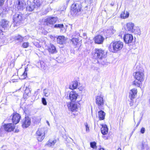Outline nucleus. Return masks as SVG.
<instances>
[{
	"mask_svg": "<svg viewBox=\"0 0 150 150\" xmlns=\"http://www.w3.org/2000/svg\"><path fill=\"white\" fill-rule=\"evenodd\" d=\"M78 85V82L77 81L73 82L71 85L70 86L69 88L72 90L76 89Z\"/></svg>",
	"mask_w": 150,
	"mask_h": 150,
	"instance_id": "28",
	"label": "nucleus"
},
{
	"mask_svg": "<svg viewBox=\"0 0 150 150\" xmlns=\"http://www.w3.org/2000/svg\"><path fill=\"white\" fill-rule=\"evenodd\" d=\"M27 76V72L26 71V70L25 69V70L24 72V73L23 74V75H22L21 77H23L22 78V79H25Z\"/></svg>",
	"mask_w": 150,
	"mask_h": 150,
	"instance_id": "36",
	"label": "nucleus"
},
{
	"mask_svg": "<svg viewBox=\"0 0 150 150\" xmlns=\"http://www.w3.org/2000/svg\"><path fill=\"white\" fill-rule=\"evenodd\" d=\"M134 101L133 99L130 100V103H129V105L131 106H133L134 105Z\"/></svg>",
	"mask_w": 150,
	"mask_h": 150,
	"instance_id": "39",
	"label": "nucleus"
},
{
	"mask_svg": "<svg viewBox=\"0 0 150 150\" xmlns=\"http://www.w3.org/2000/svg\"><path fill=\"white\" fill-rule=\"evenodd\" d=\"M42 102L44 105H47L46 100L45 98H42Z\"/></svg>",
	"mask_w": 150,
	"mask_h": 150,
	"instance_id": "37",
	"label": "nucleus"
},
{
	"mask_svg": "<svg viewBox=\"0 0 150 150\" xmlns=\"http://www.w3.org/2000/svg\"><path fill=\"white\" fill-rule=\"evenodd\" d=\"M18 131H19V130L18 129L17 130H16V131H15V132H18Z\"/></svg>",
	"mask_w": 150,
	"mask_h": 150,
	"instance_id": "47",
	"label": "nucleus"
},
{
	"mask_svg": "<svg viewBox=\"0 0 150 150\" xmlns=\"http://www.w3.org/2000/svg\"><path fill=\"white\" fill-rule=\"evenodd\" d=\"M124 42L126 44H129L132 42L133 40L132 35L130 34H126L123 37Z\"/></svg>",
	"mask_w": 150,
	"mask_h": 150,
	"instance_id": "12",
	"label": "nucleus"
},
{
	"mask_svg": "<svg viewBox=\"0 0 150 150\" xmlns=\"http://www.w3.org/2000/svg\"><path fill=\"white\" fill-rule=\"evenodd\" d=\"M127 28L129 31L132 33H135L139 34L140 33V30L139 28H137V31H135V29H134V24L132 23H129L127 24Z\"/></svg>",
	"mask_w": 150,
	"mask_h": 150,
	"instance_id": "9",
	"label": "nucleus"
},
{
	"mask_svg": "<svg viewBox=\"0 0 150 150\" xmlns=\"http://www.w3.org/2000/svg\"><path fill=\"white\" fill-rule=\"evenodd\" d=\"M46 123H47V124L49 126H50V124L49 122L48 121H46Z\"/></svg>",
	"mask_w": 150,
	"mask_h": 150,
	"instance_id": "44",
	"label": "nucleus"
},
{
	"mask_svg": "<svg viewBox=\"0 0 150 150\" xmlns=\"http://www.w3.org/2000/svg\"><path fill=\"white\" fill-rule=\"evenodd\" d=\"M64 25L63 24H56L54 26V27L55 28H59L61 29V31L62 30V28H63Z\"/></svg>",
	"mask_w": 150,
	"mask_h": 150,
	"instance_id": "31",
	"label": "nucleus"
},
{
	"mask_svg": "<svg viewBox=\"0 0 150 150\" xmlns=\"http://www.w3.org/2000/svg\"><path fill=\"white\" fill-rule=\"evenodd\" d=\"M142 81L138 80L137 81L134 80L133 82L132 85L134 86L139 87L142 83Z\"/></svg>",
	"mask_w": 150,
	"mask_h": 150,
	"instance_id": "30",
	"label": "nucleus"
},
{
	"mask_svg": "<svg viewBox=\"0 0 150 150\" xmlns=\"http://www.w3.org/2000/svg\"><path fill=\"white\" fill-rule=\"evenodd\" d=\"M30 118L28 116L25 117L22 121V126L24 128H26L30 126Z\"/></svg>",
	"mask_w": 150,
	"mask_h": 150,
	"instance_id": "10",
	"label": "nucleus"
},
{
	"mask_svg": "<svg viewBox=\"0 0 150 150\" xmlns=\"http://www.w3.org/2000/svg\"><path fill=\"white\" fill-rule=\"evenodd\" d=\"M98 114L100 120H103L105 119V113L103 111L100 110L98 112Z\"/></svg>",
	"mask_w": 150,
	"mask_h": 150,
	"instance_id": "24",
	"label": "nucleus"
},
{
	"mask_svg": "<svg viewBox=\"0 0 150 150\" xmlns=\"http://www.w3.org/2000/svg\"><path fill=\"white\" fill-rule=\"evenodd\" d=\"M123 47V43L120 41H115L111 43L109 47L110 50L115 52L120 50Z\"/></svg>",
	"mask_w": 150,
	"mask_h": 150,
	"instance_id": "1",
	"label": "nucleus"
},
{
	"mask_svg": "<svg viewBox=\"0 0 150 150\" xmlns=\"http://www.w3.org/2000/svg\"><path fill=\"white\" fill-rule=\"evenodd\" d=\"M1 135V134H0V136Z\"/></svg>",
	"mask_w": 150,
	"mask_h": 150,
	"instance_id": "56",
	"label": "nucleus"
},
{
	"mask_svg": "<svg viewBox=\"0 0 150 150\" xmlns=\"http://www.w3.org/2000/svg\"><path fill=\"white\" fill-rule=\"evenodd\" d=\"M11 118L13 124L15 125L18 123L21 119V116L18 113H13L10 117Z\"/></svg>",
	"mask_w": 150,
	"mask_h": 150,
	"instance_id": "8",
	"label": "nucleus"
},
{
	"mask_svg": "<svg viewBox=\"0 0 150 150\" xmlns=\"http://www.w3.org/2000/svg\"><path fill=\"white\" fill-rule=\"evenodd\" d=\"M96 103L97 105L99 108L102 109L103 108L104 100L103 97L100 96H97L96 98Z\"/></svg>",
	"mask_w": 150,
	"mask_h": 150,
	"instance_id": "5",
	"label": "nucleus"
},
{
	"mask_svg": "<svg viewBox=\"0 0 150 150\" xmlns=\"http://www.w3.org/2000/svg\"><path fill=\"white\" fill-rule=\"evenodd\" d=\"M101 62V64H104V62Z\"/></svg>",
	"mask_w": 150,
	"mask_h": 150,
	"instance_id": "48",
	"label": "nucleus"
},
{
	"mask_svg": "<svg viewBox=\"0 0 150 150\" xmlns=\"http://www.w3.org/2000/svg\"><path fill=\"white\" fill-rule=\"evenodd\" d=\"M45 0H34L33 4L38 8L40 7Z\"/></svg>",
	"mask_w": 150,
	"mask_h": 150,
	"instance_id": "23",
	"label": "nucleus"
},
{
	"mask_svg": "<svg viewBox=\"0 0 150 150\" xmlns=\"http://www.w3.org/2000/svg\"><path fill=\"white\" fill-rule=\"evenodd\" d=\"M35 5L32 3L30 5H28L26 8V10L29 11H33L34 8H36Z\"/></svg>",
	"mask_w": 150,
	"mask_h": 150,
	"instance_id": "27",
	"label": "nucleus"
},
{
	"mask_svg": "<svg viewBox=\"0 0 150 150\" xmlns=\"http://www.w3.org/2000/svg\"><path fill=\"white\" fill-rule=\"evenodd\" d=\"M144 149V144H142V149Z\"/></svg>",
	"mask_w": 150,
	"mask_h": 150,
	"instance_id": "43",
	"label": "nucleus"
},
{
	"mask_svg": "<svg viewBox=\"0 0 150 150\" xmlns=\"http://www.w3.org/2000/svg\"><path fill=\"white\" fill-rule=\"evenodd\" d=\"M83 38L85 39H86L87 38V37L86 35V34L85 33H84L83 34Z\"/></svg>",
	"mask_w": 150,
	"mask_h": 150,
	"instance_id": "42",
	"label": "nucleus"
},
{
	"mask_svg": "<svg viewBox=\"0 0 150 150\" xmlns=\"http://www.w3.org/2000/svg\"><path fill=\"white\" fill-rule=\"evenodd\" d=\"M101 132L102 134L103 135H105L107 134L108 132V128L107 125H103L101 129Z\"/></svg>",
	"mask_w": 150,
	"mask_h": 150,
	"instance_id": "22",
	"label": "nucleus"
},
{
	"mask_svg": "<svg viewBox=\"0 0 150 150\" xmlns=\"http://www.w3.org/2000/svg\"><path fill=\"white\" fill-rule=\"evenodd\" d=\"M77 35L80 36V34L79 33H78L77 34Z\"/></svg>",
	"mask_w": 150,
	"mask_h": 150,
	"instance_id": "50",
	"label": "nucleus"
},
{
	"mask_svg": "<svg viewBox=\"0 0 150 150\" xmlns=\"http://www.w3.org/2000/svg\"><path fill=\"white\" fill-rule=\"evenodd\" d=\"M29 43L28 42H24L22 44V47L24 48L28 47L29 46Z\"/></svg>",
	"mask_w": 150,
	"mask_h": 150,
	"instance_id": "35",
	"label": "nucleus"
},
{
	"mask_svg": "<svg viewBox=\"0 0 150 150\" xmlns=\"http://www.w3.org/2000/svg\"><path fill=\"white\" fill-rule=\"evenodd\" d=\"M96 143L95 142H92L90 143V146L92 148L95 149L96 148Z\"/></svg>",
	"mask_w": 150,
	"mask_h": 150,
	"instance_id": "34",
	"label": "nucleus"
},
{
	"mask_svg": "<svg viewBox=\"0 0 150 150\" xmlns=\"http://www.w3.org/2000/svg\"><path fill=\"white\" fill-rule=\"evenodd\" d=\"M43 93L45 97H48L50 95V93L48 92V90H46V89L43 90Z\"/></svg>",
	"mask_w": 150,
	"mask_h": 150,
	"instance_id": "33",
	"label": "nucleus"
},
{
	"mask_svg": "<svg viewBox=\"0 0 150 150\" xmlns=\"http://www.w3.org/2000/svg\"><path fill=\"white\" fill-rule=\"evenodd\" d=\"M1 25L2 28L7 29L9 27V22L6 19H2L1 21Z\"/></svg>",
	"mask_w": 150,
	"mask_h": 150,
	"instance_id": "18",
	"label": "nucleus"
},
{
	"mask_svg": "<svg viewBox=\"0 0 150 150\" xmlns=\"http://www.w3.org/2000/svg\"><path fill=\"white\" fill-rule=\"evenodd\" d=\"M71 41L72 42V44H73L75 45H77L79 42L78 38H73L71 40Z\"/></svg>",
	"mask_w": 150,
	"mask_h": 150,
	"instance_id": "29",
	"label": "nucleus"
},
{
	"mask_svg": "<svg viewBox=\"0 0 150 150\" xmlns=\"http://www.w3.org/2000/svg\"><path fill=\"white\" fill-rule=\"evenodd\" d=\"M69 1V0H67V2L68 3Z\"/></svg>",
	"mask_w": 150,
	"mask_h": 150,
	"instance_id": "53",
	"label": "nucleus"
},
{
	"mask_svg": "<svg viewBox=\"0 0 150 150\" xmlns=\"http://www.w3.org/2000/svg\"><path fill=\"white\" fill-rule=\"evenodd\" d=\"M17 5V8L18 10H23L24 7V4L23 0H18L16 1Z\"/></svg>",
	"mask_w": 150,
	"mask_h": 150,
	"instance_id": "20",
	"label": "nucleus"
},
{
	"mask_svg": "<svg viewBox=\"0 0 150 150\" xmlns=\"http://www.w3.org/2000/svg\"><path fill=\"white\" fill-rule=\"evenodd\" d=\"M5 0H0V6H2L4 4Z\"/></svg>",
	"mask_w": 150,
	"mask_h": 150,
	"instance_id": "41",
	"label": "nucleus"
},
{
	"mask_svg": "<svg viewBox=\"0 0 150 150\" xmlns=\"http://www.w3.org/2000/svg\"><path fill=\"white\" fill-rule=\"evenodd\" d=\"M69 109L71 111H76L77 109V105L76 104L73 103H70L68 106Z\"/></svg>",
	"mask_w": 150,
	"mask_h": 150,
	"instance_id": "21",
	"label": "nucleus"
},
{
	"mask_svg": "<svg viewBox=\"0 0 150 150\" xmlns=\"http://www.w3.org/2000/svg\"><path fill=\"white\" fill-rule=\"evenodd\" d=\"M56 140L53 141L49 140L46 143L45 145L49 147H53L56 143Z\"/></svg>",
	"mask_w": 150,
	"mask_h": 150,
	"instance_id": "26",
	"label": "nucleus"
},
{
	"mask_svg": "<svg viewBox=\"0 0 150 150\" xmlns=\"http://www.w3.org/2000/svg\"><path fill=\"white\" fill-rule=\"evenodd\" d=\"M137 92V89L136 88H133L129 91V97L130 100L134 99L136 98Z\"/></svg>",
	"mask_w": 150,
	"mask_h": 150,
	"instance_id": "14",
	"label": "nucleus"
},
{
	"mask_svg": "<svg viewBox=\"0 0 150 150\" xmlns=\"http://www.w3.org/2000/svg\"><path fill=\"white\" fill-rule=\"evenodd\" d=\"M57 20V17L49 16L45 19L44 22L47 25H53L55 23Z\"/></svg>",
	"mask_w": 150,
	"mask_h": 150,
	"instance_id": "6",
	"label": "nucleus"
},
{
	"mask_svg": "<svg viewBox=\"0 0 150 150\" xmlns=\"http://www.w3.org/2000/svg\"><path fill=\"white\" fill-rule=\"evenodd\" d=\"M143 71H138L134 72L133 74L135 79L140 81H143L144 80V74Z\"/></svg>",
	"mask_w": 150,
	"mask_h": 150,
	"instance_id": "7",
	"label": "nucleus"
},
{
	"mask_svg": "<svg viewBox=\"0 0 150 150\" xmlns=\"http://www.w3.org/2000/svg\"><path fill=\"white\" fill-rule=\"evenodd\" d=\"M99 150H105L103 148H100Z\"/></svg>",
	"mask_w": 150,
	"mask_h": 150,
	"instance_id": "45",
	"label": "nucleus"
},
{
	"mask_svg": "<svg viewBox=\"0 0 150 150\" xmlns=\"http://www.w3.org/2000/svg\"><path fill=\"white\" fill-rule=\"evenodd\" d=\"M94 40L96 43L102 44L104 40V38L102 36L99 35L95 36Z\"/></svg>",
	"mask_w": 150,
	"mask_h": 150,
	"instance_id": "15",
	"label": "nucleus"
},
{
	"mask_svg": "<svg viewBox=\"0 0 150 150\" xmlns=\"http://www.w3.org/2000/svg\"><path fill=\"white\" fill-rule=\"evenodd\" d=\"M139 122L137 124V126H138V125H139Z\"/></svg>",
	"mask_w": 150,
	"mask_h": 150,
	"instance_id": "52",
	"label": "nucleus"
},
{
	"mask_svg": "<svg viewBox=\"0 0 150 150\" xmlns=\"http://www.w3.org/2000/svg\"><path fill=\"white\" fill-rule=\"evenodd\" d=\"M106 53L101 49H95L93 51L92 54L95 59L101 60L106 57Z\"/></svg>",
	"mask_w": 150,
	"mask_h": 150,
	"instance_id": "2",
	"label": "nucleus"
},
{
	"mask_svg": "<svg viewBox=\"0 0 150 150\" xmlns=\"http://www.w3.org/2000/svg\"><path fill=\"white\" fill-rule=\"evenodd\" d=\"M13 18L14 24H15L16 26L20 25L23 19L22 14L20 13H15Z\"/></svg>",
	"mask_w": 150,
	"mask_h": 150,
	"instance_id": "3",
	"label": "nucleus"
},
{
	"mask_svg": "<svg viewBox=\"0 0 150 150\" xmlns=\"http://www.w3.org/2000/svg\"><path fill=\"white\" fill-rule=\"evenodd\" d=\"M67 40L66 38L64 36H60L57 38V43L61 45H63L65 43Z\"/></svg>",
	"mask_w": 150,
	"mask_h": 150,
	"instance_id": "17",
	"label": "nucleus"
},
{
	"mask_svg": "<svg viewBox=\"0 0 150 150\" xmlns=\"http://www.w3.org/2000/svg\"><path fill=\"white\" fill-rule=\"evenodd\" d=\"M84 125L85 126L86 132H89V128L87 123L86 122L85 123Z\"/></svg>",
	"mask_w": 150,
	"mask_h": 150,
	"instance_id": "38",
	"label": "nucleus"
},
{
	"mask_svg": "<svg viewBox=\"0 0 150 150\" xmlns=\"http://www.w3.org/2000/svg\"><path fill=\"white\" fill-rule=\"evenodd\" d=\"M117 150H121V149L120 148H119Z\"/></svg>",
	"mask_w": 150,
	"mask_h": 150,
	"instance_id": "51",
	"label": "nucleus"
},
{
	"mask_svg": "<svg viewBox=\"0 0 150 150\" xmlns=\"http://www.w3.org/2000/svg\"><path fill=\"white\" fill-rule=\"evenodd\" d=\"M41 67H42V66H41Z\"/></svg>",
	"mask_w": 150,
	"mask_h": 150,
	"instance_id": "55",
	"label": "nucleus"
},
{
	"mask_svg": "<svg viewBox=\"0 0 150 150\" xmlns=\"http://www.w3.org/2000/svg\"><path fill=\"white\" fill-rule=\"evenodd\" d=\"M81 6H80L79 4L74 3L72 4L71 7V11L76 14L77 13L81 11Z\"/></svg>",
	"mask_w": 150,
	"mask_h": 150,
	"instance_id": "11",
	"label": "nucleus"
},
{
	"mask_svg": "<svg viewBox=\"0 0 150 150\" xmlns=\"http://www.w3.org/2000/svg\"><path fill=\"white\" fill-rule=\"evenodd\" d=\"M48 50L50 53L52 54L55 53L57 52L55 46L51 44H50L48 46Z\"/></svg>",
	"mask_w": 150,
	"mask_h": 150,
	"instance_id": "19",
	"label": "nucleus"
},
{
	"mask_svg": "<svg viewBox=\"0 0 150 150\" xmlns=\"http://www.w3.org/2000/svg\"><path fill=\"white\" fill-rule=\"evenodd\" d=\"M145 131V129L144 128L142 127L141 129L140 132L142 134H144V133Z\"/></svg>",
	"mask_w": 150,
	"mask_h": 150,
	"instance_id": "40",
	"label": "nucleus"
},
{
	"mask_svg": "<svg viewBox=\"0 0 150 150\" xmlns=\"http://www.w3.org/2000/svg\"><path fill=\"white\" fill-rule=\"evenodd\" d=\"M36 136L39 141L41 142L45 138V129L43 128H40L36 133Z\"/></svg>",
	"mask_w": 150,
	"mask_h": 150,
	"instance_id": "4",
	"label": "nucleus"
},
{
	"mask_svg": "<svg viewBox=\"0 0 150 150\" xmlns=\"http://www.w3.org/2000/svg\"><path fill=\"white\" fill-rule=\"evenodd\" d=\"M43 69H45L44 67H43Z\"/></svg>",
	"mask_w": 150,
	"mask_h": 150,
	"instance_id": "54",
	"label": "nucleus"
},
{
	"mask_svg": "<svg viewBox=\"0 0 150 150\" xmlns=\"http://www.w3.org/2000/svg\"><path fill=\"white\" fill-rule=\"evenodd\" d=\"M78 96L77 93L74 91H71L69 94V98L72 101H75Z\"/></svg>",
	"mask_w": 150,
	"mask_h": 150,
	"instance_id": "16",
	"label": "nucleus"
},
{
	"mask_svg": "<svg viewBox=\"0 0 150 150\" xmlns=\"http://www.w3.org/2000/svg\"><path fill=\"white\" fill-rule=\"evenodd\" d=\"M65 9H66L65 7L64 6V8H63L61 10V11H63L64 10H65Z\"/></svg>",
	"mask_w": 150,
	"mask_h": 150,
	"instance_id": "46",
	"label": "nucleus"
},
{
	"mask_svg": "<svg viewBox=\"0 0 150 150\" xmlns=\"http://www.w3.org/2000/svg\"><path fill=\"white\" fill-rule=\"evenodd\" d=\"M129 15V13L128 12L124 11L121 13L120 14V16L121 18L125 19L128 18Z\"/></svg>",
	"mask_w": 150,
	"mask_h": 150,
	"instance_id": "25",
	"label": "nucleus"
},
{
	"mask_svg": "<svg viewBox=\"0 0 150 150\" xmlns=\"http://www.w3.org/2000/svg\"><path fill=\"white\" fill-rule=\"evenodd\" d=\"M110 5L112 6H113L114 5V4H112V3H111L110 4Z\"/></svg>",
	"mask_w": 150,
	"mask_h": 150,
	"instance_id": "49",
	"label": "nucleus"
},
{
	"mask_svg": "<svg viewBox=\"0 0 150 150\" xmlns=\"http://www.w3.org/2000/svg\"><path fill=\"white\" fill-rule=\"evenodd\" d=\"M5 130L7 132H10L13 130L15 128V124L12 123H8L5 124L4 126Z\"/></svg>",
	"mask_w": 150,
	"mask_h": 150,
	"instance_id": "13",
	"label": "nucleus"
},
{
	"mask_svg": "<svg viewBox=\"0 0 150 150\" xmlns=\"http://www.w3.org/2000/svg\"><path fill=\"white\" fill-rule=\"evenodd\" d=\"M14 39L19 42H21L23 41V38L20 35H17L15 37Z\"/></svg>",
	"mask_w": 150,
	"mask_h": 150,
	"instance_id": "32",
	"label": "nucleus"
}]
</instances>
